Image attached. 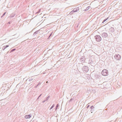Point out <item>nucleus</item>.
Returning <instances> with one entry per match:
<instances>
[{
	"label": "nucleus",
	"instance_id": "nucleus-1",
	"mask_svg": "<svg viewBox=\"0 0 122 122\" xmlns=\"http://www.w3.org/2000/svg\"><path fill=\"white\" fill-rule=\"evenodd\" d=\"M102 74L104 76H107L108 75V71L106 69L103 70L102 72Z\"/></svg>",
	"mask_w": 122,
	"mask_h": 122
},
{
	"label": "nucleus",
	"instance_id": "nucleus-2",
	"mask_svg": "<svg viewBox=\"0 0 122 122\" xmlns=\"http://www.w3.org/2000/svg\"><path fill=\"white\" fill-rule=\"evenodd\" d=\"M96 39L97 41H100L101 40V38L100 36H97L96 38Z\"/></svg>",
	"mask_w": 122,
	"mask_h": 122
},
{
	"label": "nucleus",
	"instance_id": "nucleus-3",
	"mask_svg": "<svg viewBox=\"0 0 122 122\" xmlns=\"http://www.w3.org/2000/svg\"><path fill=\"white\" fill-rule=\"evenodd\" d=\"M31 116V115H25V118H30Z\"/></svg>",
	"mask_w": 122,
	"mask_h": 122
},
{
	"label": "nucleus",
	"instance_id": "nucleus-4",
	"mask_svg": "<svg viewBox=\"0 0 122 122\" xmlns=\"http://www.w3.org/2000/svg\"><path fill=\"white\" fill-rule=\"evenodd\" d=\"M108 18H107L106 19H105V20H104V21H105L106 20H107V19H108Z\"/></svg>",
	"mask_w": 122,
	"mask_h": 122
},
{
	"label": "nucleus",
	"instance_id": "nucleus-5",
	"mask_svg": "<svg viewBox=\"0 0 122 122\" xmlns=\"http://www.w3.org/2000/svg\"><path fill=\"white\" fill-rule=\"evenodd\" d=\"M54 106L53 105L52 106V107L50 109H52V108L54 107Z\"/></svg>",
	"mask_w": 122,
	"mask_h": 122
},
{
	"label": "nucleus",
	"instance_id": "nucleus-6",
	"mask_svg": "<svg viewBox=\"0 0 122 122\" xmlns=\"http://www.w3.org/2000/svg\"><path fill=\"white\" fill-rule=\"evenodd\" d=\"M8 46H6L7 47H8Z\"/></svg>",
	"mask_w": 122,
	"mask_h": 122
},
{
	"label": "nucleus",
	"instance_id": "nucleus-7",
	"mask_svg": "<svg viewBox=\"0 0 122 122\" xmlns=\"http://www.w3.org/2000/svg\"><path fill=\"white\" fill-rule=\"evenodd\" d=\"M5 13L4 14H3V15H5Z\"/></svg>",
	"mask_w": 122,
	"mask_h": 122
},
{
	"label": "nucleus",
	"instance_id": "nucleus-8",
	"mask_svg": "<svg viewBox=\"0 0 122 122\" xmlns=\"http://www.w3.org/2000/svg\"><path fill=\"white\" fill-rule=\"evenodd\" d=\"M48 82L47 81L46 82V83H47Z\"/></svg>",
	"mask_w": 122,
	"mask_h": 122
}]
</instances>
